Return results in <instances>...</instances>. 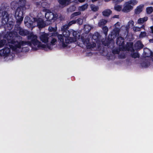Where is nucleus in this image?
Returning <instances> with one entry per match:
<instances>
[{
    "label": "nucleus",
    "mask_w": 153,
    "mask_h": 153,
    "mask_svg": "<svg viewBox=\"0 0 153 153\" xmlns=\"http://www.w3.org/2000/svg\"><path fill=\"white\" fill-rule=\"evenodd\" d=\"M144 7L143 4H141L137 6L134 10V13L136 14H139L143 11Z\"/></svg>",
    "instance_id": "obj_12"
},
{
    "label": "nucleus",
    "mask_w": 153,
    "mask_h": 153,
    "mask_svg": "<svg viewBox=\"0 0 153 153\" xmlns=\"http://www.w3.org/2000/svg\"><path fill=\"white\" fill-rule=\"evenodd\" d=\"M125 5L122 9L124 12H128L133 9V7L128 4V2L125 3Z\"/></svg>",
    "instance_id": "obj_9"
},
{
    "label": "nucleus",
    "mask_w": 153,
    "mask_h": 153,
    "mask_svg": "<svg viewBox=\"0 0 153 153\" xmlns=\"http://www.w3.org/2000/svg\"><path fill=\"white\" fill-rule=\"evenodd\" d=\"M71 31V33H72V35L74 37H77V33L75 31Z\"/></svg>",
    "instance_id": "obj_42"
},
{
    "label": "nucleus",
    "mask_w": 153,
    "mask_h": 153,
    "mask_svg": "<svg viewBox=\"0 0 153 153\" xmlns=\"http://www.w3.org/2000/svg\"><path fill=\"white\" fill-rule=\"evenodd\" d=\"M153 20V18H152Z\"/></svg>",
    "instance_id": "obj_62"
},
{
    "label": "nucleus",
    "mask_w": 153,
    "mask_h": 153,
    "mask_svg": "<svg viewBox=\"0 0 153 153\" xmlns=\"http://www.w3.org/2000/svg\"><path fill=\"white\" fill-rule=\"evenodd\" d=\"M130 24H131L132 25H134V22L133 21H130L129 22Z\"/></svg>",
    "instance_id": "obj_52"
},
{
    "label": "nucleus",
    "mask_w": 153,
    "mask_h": 153,
    "mask_svg": "<svg viewBox=\"0 0 153 153\" xmlns=\"http://www.w3.org/2000/svg\"><path fill=\"white\" fill-rule=\"evenodd\" d=\"M127 2L130 5H131L132 6L136 5L138 2L136 0H130Z\"/></svg>",
    "instance_id": "obj_22"
},
{
    "label": "nucleus",
    "mask_w": 153,
    "mask_h": 153,
    "mask_svg": "<svg viewBox=\"0 0 153 153\" xmlns=\"http://www.w3.org/2000/svg\"><path fill=\"white\" fill-rule=\"evenodd\" d=\"M10 52V48L5 47L0 50V56L6 57L9 56Z\"/></svg>",
    "instance_id": "obj_8"
},
{
    "label": "nucleus",
    "mask_w": 153,
    "mask_h": 153,
    "mask_svg": "<svg viewBox=\"0 0 153 153\" xmlns=\"http://www.w3.org/2000/svg\"><path fill=\"white\" fill-rule=\"evenodd\" d=\"M96 44L94 42H92V43L91 44V48H94V47H95L96 46Z\"/></svg>",
    "instance_id": "obj_47"
},
{
    "label": "nucleus",
    "mask_w": 153,
    "mask_h": 153,
    "mask_svg": "<svg viewBox=\"0 0 153 153\" xmlns=\"http://www.w3.org/2000/svg\"><path fill=\"white\" fill-rule=\"evenodd\" d=\"M59 34L56 31H55L51 33V36H58Z\"/></svg>",
    "instance_id": "obj_36"
},
{
    "label": "nucleus",
    "mask_w": 153,
    "mask_h": 153,
    "mask_svg": "<svg viewBox=\"0 0 153 153\" xmlns=\"http://www.w3.org/2000/svg\"><path fill=\"white\" fill-rule=\"evenodd\" d=\"M112 52L113 53L117 54L118 53V51L117 50H113Z\"/></svg>",
    "instance_id": "obj_50"
},
{
    "label": "nucleus",
    "mask_w": 153,
    "mask_h": 153,
    "mask_svg": "<svg viewBox=\"0 0 153 153\" xmlns=\"http://www.w3.org/2000/svg\"><path fill=\"white\" fill-rule=\"evenodd\" d=\"M14 4H15L16 6V7H15L14 6V7H13L15 9L16 8V7L19 4L16 1H13L12 2V3L11 4V5L12 6H13V5H14Z\"/></svg>",
    "instance_id": "obj_38"
},
{
    "label": "nucleus",
    "mask_w": 153,
    "mask_h": 153,
    "mask_svg": "<svg viewBox=\"0 0 153 153\" xmlns=\"http://www.w3.org/2000/svg\"><path fill=\"white\" fill-rule=\"evenodd\" d=\"M58 15L57 13H54L48 10L45 14V17L47 19L48 23H49V25L52 22L55 21L58 18Z\"/></svg>",
    "instance_id": "obj_3"
},
{
    "label": "nucleus",
    "mask_w": 153,
    "mask_h": 153,
    "mask_svg": "<svg viewBox=\"0 0 153 153\" xmlns=\"http://www.w3.org/2000/svg\"><path fill=\"white\" fill-rule=\"evenodd\" d=\"M40 40L42 42L46 43L48 42V37L46 34L42 35L40 36Z\"/></svg>",
    "instance_id": "obj_15"
},
{
    "label": "nucleus",
    "mask_w": 153,
    "mask_h": 153,
    "mask_svg": "<svg viewBox=\"0 0 153 153\" xmlns=\"http://www.w3.org/2000/svg\"><path fill=\"white\" fill-rule=\"evenodd\" d=\"M42 1H43V2H45L46 1V0H42Z\"/></svg>",
    "instance_id": "obj_59"
},
{
    "label": "nucleus",
    "mask_w": 153,
    "mask_h": 153,
    "mask_svg": "<svg viewBox=\"0 0 153 153\" xmlns=\"http://www.w3.org/2000/svg\"><path fill=\"white\" fill-rule=\"evenodd\" d=\"M112 13L111 10L109 9H105L102 12V15L106 17L109 16Z\"/></svg>",
    "instance_id": "obj_16"
},
{
    "label": "nucleus",
    "mask_w": 153,
    "mask_h": 153,
    "mask_svg": "<svg viewBox=\"0 0 153 153\" xmlns=\"http://www.w3.org/2000/svg\"><path fill=\"white\" fill-rule=\"evenodd\" d=\"M15 29L17 31H18L19 34L22 36H25L27 35L29 36L31 33H30L29 31L22 28L19 26H15ZM32 33L33 34V33Z\"/></svg>",
    "instance_id": "obj_6"
},
{
    "label": "nucleus",
    "mask_w": 153,
    "mask_h": 153,
    "mask_svg": "<svg viewBox=\"0 0 153 153\" xmlns=\"http://www.w3.org/2000/svg\"><path fill=\"white\" fill-rule=\"evenodd\" d=\"M32 25V23H31L30 24V26H31Z\"/></svg>",
    "instance_id": "obj_60"
},
{
    "label": "nucleus",
    "mask_w": 153,
    "mask_h": 153,
    "mask_svg": "<svg viewBox=\"0 0 153 153\" xmlns=\"http://www.w3.org/2000/svg\"><path fill=\"white\" fill-rule=\"evenodd\" d=\"M7 39L10 40V42L12 44H15L16 41L15 39V36H13V34L12 32H10L7 36Z\"/></svg>",
    "instance_id": "obj_11"
},
{
    "label": "nucleus",
    "mask_w": 153,
    "mask_h": 153,
    "mask_svg": "<svg viewBox=\"0 0 153 153\" xmlns=\"http://www.w3.org/2000/svg\"><path fill=\"white\" fill-rule=\"evenodd\" d=\"M131 56L132 58L135 59L137 58H139L140 57V55L138 53H134L131 54Z\"/></svg>",
    "instance_id": "obj_29"
},
{
    "label": "nucleus",
    "mask_w": 153,
    "mask_h": 153,
    "mask_svg": "<svg viewBox=\"0 0 153 153\" xmlns=\"http://www.w3.org/2000/svg\"><path fill=\"white\" fill-rule=\"evenodd\" d=\"M27 39L30 40L31 41H21L19 42L17 40H16L15 45L17 48H20L21 46L27 45L32 47V44L34 46H37L38 48H50V46L48 45L42 44L37 40V36L31 33L27 36Z\"/></svg>",
    "instance_id": "obj_1"
},
{
    "label": "nucleus",
    "mask_w": 153,
    "mask_h": 153,
    "mask_svg": "<svg viewBox=\"0 0 153 153\" xmlns=\"http://www.w3.org/2000/svg\"><path fill=\"white\" fill-rule=\"evenodd\" d=\"M141 18L143 19H142L143 20L144 22H145L148 19V18L147 17H145Z\"/></svg>",
    "instance_id": "obj_48"
},
{
    "label": "nucleus",
    "mask_w": 153,
    "mask_h": 153,
    "mask_svg": "<svg viewBox=\"0 0 153 153\" xmlns=\"http://www.w3.org/2000/svg\"><path fill=\"white\" fill-rule=\"evenodd\" d=\"M57 37L58 39V41H59V42H62L63 45H65L64 39L62 35L61 34H59L58 36Z\"/></svg>",
    "instance_id": "obj_20"
},
{
    "label": "nucleus",
    "mask_w": 153,
    "mask_h": 153,
    "mask_svg": "<svg viewBox=\"0 0 153 153\" xmlns=\"http://www.w3.org/2000/svg\"><path fill=\"white\" fill-rule=\"evenodd\" d=\"M57 27L56 25L55 27H53L52 26H49L48 27V30L50 32H53L55 31H56Z\"/></svg>",
    "instance_id": "obj_24"
},
{
    "label": "nucleus",
    "mask_w": 153,
    "mask_h": 153,
    "mask_svg": "<svg viewBox=\"0 0 153 153\" xmlns=\"http://www.w3.org/2000/svg\"><path fill=\"white\" fill-rule=\"evenodd\" d=\"M91 9L93 11L96 12L99 10V7L97 6H94L91 7Z\"/></svg>",
    "instance_id": "obj_35"
},
{
    "label": "nucleus",
    "mask_w": 153,
    "mask_h": 153,
    "mask_svg": "<svg viewBox=\"0 0 153 153\" xmlns=\"http://www.w3.org/2000/svg\"><path fill=\"white\" fill-rule=\"evenodd\" d=\"M2 21L3 22L4 21H5V23L7 22H8L9 19V15L6 11H3L2 13Z\"/></svg>",
    "instance_id": "obj_14"
},
{
    "label": "nucleus",
    "mask_w": 153,
    "mask_h": 153,
    "mask_svg": "<svg viewBox=\"0 0 153 153\" xmlns=\"http://www.w3.org/2000/svg\"><path fill=\"white\" fill-rule=\"evenodd\" d=\"M26 0H19V7H18L16 10L15 16L16 20V23L20 24L23 19V11L25 6Z\"/></svg>",
    "instance_id": "obj_2"
},
{
    "label": "nucleus",
    "mask_w": 153,
    "mask_h": 153,
    "mask_svg": "<svg viewBox=\"0 0 153 153\" xmlns=\"http://www.w3.org/2000/svg\"><path fill=\"white\" fill-rule=\"evenodd\" d=\"M14 45H15V46L11 45V46H10V48H11L13 50H14L17 48L16 47V45H15V44Z\"/></svg>",
    "instance_id": "obj_45"
},
{
    "label": "nucleus",
    "mask_w": 153,
    "mask_h": 153,
    "mask_svg": "<svg viewBox=\"0 0 153 153\" xmlns=\"http://www.w3.org/2000/svg\"><path fill=\"white\" fill-rule=\"evenodd\" d=\"M134 30L136 31H140V28L139 27H136Z\"/></svg>",
    "instance_id": "obj_49"
},
{
    "label": "nucleus",
    "mask_w": 153,
    "mask_h": 153,
    "mask_svg": "<svg viewBox=\"0 0 153 153\" xmlns=\"http://www.w3.org/2000/svg\"><path fill=\"white\" fill-rule=\"evenodd\" d=\"M6 42V41L4 39H2L0 40V48L3 47Z\"/></svg>",
    "instance_id": "obj_30"
},
{
    "label": "nucleus",
    "mask_w": 153,
    "mask_h": 153,
    "mask_svg": "<svg viewBox=\"0 0 153 153\" xmlns=\"http://www.w3.org/2000/svg\"><path fill=\"white\" fill-rule=\"evenodd\" d=\"M116 44L119 46H123L124 44V39L122 37L119 36L117 39Z\"/></svg>",
    "instance_id": "obj_13"
},
{
    "label": "nucleus",
    "mask_w": 153,
    "mask_h": 153,
    "mask_svg": "<svg viewBox=\"0 0 153 153\" xmlns=\"http://www.w3.org/2000/svg\"><path fill=\"white\" fill-rule=\"evenodd\" d=\"M75 21L79 25H81L82 24L83 21L80 18H79L76 19Z\"/></svg>",
    "instance_id": "obj_32"
},
{
    "label": "nucleus",
    "mask_w": 153,
    "mask_h": 153,
    "mask_svg": "<svg viewBox=\"0 0 153 153\" xmlns=\"http://www.w3.org/2000/svg\"><path fill=\"white\" fill-rule=\"evenodd\" d=\"M97 39L98 37L94 35H93L92 38V40L94 39L96 41H97Z\"/></svg>",
    "instance_id": "obj_44"
},
{
    "label": "nucleus",
    "mask_w": 153,
    "mask_h": 153,
    "mask_svg": "<svg viewBox=\"0 0 153 153\" xmlns=\"http://www.w3.org/2000/svg\"><path fill=\"white\" fill-rule=\"evenodd\" d=\"M32 49L34 51H36L38 50V48H33L32 47Z\"/></svg>",
    "instance_id": "obj_54"
},
{
    "label": "nucleus",
    "mask_w": 153,
    "mask_h": 153,
    "mask_svg": "<svg viewBox=\"0 0 153 153\" xmlns=\"http://www.w3.org/2000/svg\"><path fill=\"white\" fill-rule=\"evenodd\" d=\"M151 31L150 32L153 33V26L150 27Z\"/></svg>",
    "instance_id": "obj_51"
},
{
    "label": "nucleus",
    "mask_w": 153,
    "mask_h": 153,
    "mask_svg": "<svg viewBox=\"0 0 153 153\" xmlns=\"http://www.w3.org/2000/svg\"><path fill=\"white\" fill-rule=\"evenodd\" d=\"M56 41V39L55 38H53L51 40V43L53 45H54Z\"/></svg>",
    "instance_id": "obj_37"
},
{
    "label": "nucleus",
    "mask_w": 153,
    "mask_h": 153,
    "mask_svg": "<svg viewBox=\"0 0 153 153\" xmlns=\"http://www.w3.org/2000/svg\"><path fill=\"white\" fill-rule=\"evenodd\" d=\"M114 9L115 10L119 11L121 10L122 7L120 6L117 5L114 7Z\"/></svg>",
    "instance_id": "obj_34"
},
{
    "label": "nucleus",
    "mask_w": 153,
    "mask_h": 153,
    "mask_svg": "<svg viewBox=\"0 0 153 153\" xmlns=\"http://www.w3.org/2000/svg\"><path fill=\"white\" fill-rule=\"evenodd\" d=\"M88 6L87 4H85L78 7V10L80 11H83L87 9Z\"/></svg>",
    "instance_id": "obj_18"
},
{
    "label": "nucleus",
    "mask_w": 153,
    "mask_h": 153,
    "mask_svg": "<svg viewBox=\"0 0 153 153\" xmlns=\"http://www.w3.org/2000/svg\"><path fill=\"white\" fill-rule=\"evenodd\" d=\"M141 28H143L144 29L145 28V26L144 25H143L140 27Z\"/></svg>",
    "instance_id": "obj_56"
},
{
    "label": "nucleus",
    "mask_w": 153,
    "mask_h": 153,
    "mask_svg": "<svg viewBox=\"0 0 153 153\" xmlns=\"http://www.w3.org/2000/svg\"><path fill=\"white\" fill-rule=\"evenodd\" d=\"M136 46L138 47V49H141L143 48V45L142 43L139 41H138L136 43Z\"/></svg>",
    "instance_id": "obj_23"
},
{
    "label": "nucleus",
    "mask_w": 153,
    "mask_h": 153,
    "mask_svg": "<svg viewBox=\"0 0 153 153\" xmlns=\"http://www.w3.org/2000/svg\"><path fill=\"white\" fill-rule=\"evenodd\" d=\"M68 28H63V26L61 27V30L62 32V34L64 37H65V40H68L69 36L71 33V31L68 30Z\"/></svg>",
    "instance_id": "obj_7"
},
{
    "label": "nucleus",
    "mask_w": 153,
    "mask_h": 153,
    "mask_svg": "<svg viewBox=\"0 0 153 153\" xmlns=\"http://www.w3.org/2000/svg\"><path fill=\"white\" fill-rule=\"evenodd\" d=\"M34 22H37V26L39 28H42L44 27L45 26L49 25V23H48V21L44 22L43 20L41 18H33Z\"/></svg>",
    "instance_id": "obj_5"
},
{
    "label": "nucleus",
    "mask_w": 153,
    "mask_h": 153,
    "mask_svg": "<svg viewBox=\"0 0 153 153\" xmlns=\"http://www.w3.org/2000/svg\"><path fill=\"white\" fill-rule=\"evenodd\" d=\"M42 4V3L41 1L36 2L35 3V5L37 7L40 6Z\"/></svg>",
    "instance_id": "obj_41"
},
{
    "label": "nucleus",
    "mask_w": 153,
    "mask_h": 153,
    "mask_svg": "<svg viewBox=\"0 0 153 153\" xmlns=\"http://www.w3.org/2000/svg\"><path fill=\"white\" fill-rule=\"evenodd\" d=\"M107 21L104 19H102L99 22V25L100 26H104L107 23Z\"/></svg>",
    "instance_id": "obj_25"
},
{
    "label": "nucleus",
    "mask_w": 153,
    "mask_h": 153,
    "mask_svg": "<svg viewBox=\"0 0 153 153\" xmlns=\"http://www.w3.org/2000/svg\"><path fill=\"white\" fill-rule=\"evenodd\" d=\"M80 14L81 12H75L71 14V18H73L76 16L80 15Z\"/></svg>",
    "instance_id": "obj_28"
},
{
    "label": "nucleus",
    "mask_w": 153,
    "mask_h": 153,
    "mask_svg": "<svg viewBox=\"0 0 153 153\" xmlns=\"http://www.w3.org/2000/svg\"><path fill=\"white\" fill-rule=\"evenodd\" d=\"M123 1V0H120V1L121 2V1Z\"/></svg>",
    "instance_id": "obj_61"
},
{
    "label": "nucleus",
    "mask_w": 153,
    "mask_h": 153,
    "mask_svg": "<svg viewBox=\"0 0 153 153\" xmlns=\"http://www.w3.org/2000/svg\"><path fill=\"white\" fill-rule=\"evenodd\" d=\"M114 18H119V15H114L113 17Z\"/></svg>",
    "instance_id": "obj_53"
},
{
    "label": "nucleus",
    "mask_w": 153,
    "mask_h": 153,
    "mask_svg": "<svg viewBox=\"0 0 153 153\" xmlns=\"http://www.w3.org/2000/svg\"><path fill=\"white\" fill-rule=\"evenodd\" d=\"M146 11L147 14L151 13L153 11V7H147L146 8Z\"/></svg>",
    "instance_id": "obj_27"
},
{
    "label": "nucleus",
    "mask_w": 153,
    "mask_h": 153,
    "mask_svg": "<svg viewBox=\"0 0 153 153\" xmlns=\"http://www.w3.org/2000/svg\"><path fill=\"white\" fill-rule=\"evenodd\" d=\"M146 36V32L144 31L142 32H141L139 35V36L140 38H143Z\"/></svg>",
    "instance_id": "obj_31"
},
{
    "label": "nucleus",
    "mask_w": 153,
    "mask_h": 153,
    "mask_svg": "<svg viewBox=\"0 0 153 153\" xmlns=\"http://www.w3.org/2000/svg\"><path fill=\"white\" fill-rule=\"evenodd\" d=\"M120 29L119 28L115 27L109 34L108 36L107 41L106 45H108L110 43V42L115 39L117 35L119 34Z\"/></svg>",
    "instance_id": "obj_4"
},
{
    "label": "nucleus",
    "mask_w": 153,
    "mask_h": 153,
    "mask_svg": "<svg viewBox=\"0 0 153 153\" xmlns=\"http://www.w3.org/2000/svg\"><path fill=\"white\" fill-rule=\"evenodd\" d=\"M102 29L105 36L106 37L108 34V28L106 26H104L103 27Z\"/></svg>",
    "instance_id": "obj_26"
},
{
    "label": "nucleus",
    "mask_w": 153,
    "mask_h": 153,
    "mask_svg": "<svg viewBox=\"0 0 153 153\" xmlns=\"http://www.w3.org/2000/svg\"><path fill=\"white\" fill-rule=\"evenodd\" d=\"M7 29L9 30H10L13 28L14 25V23L12 21H10L7 24Z\"/></svg>",
    "instance_id": "obj_17"
},
{
    "label": "nucleus",
    "mask_w": 153,
    "mask_h": 153,
    "mask_svg": "<svg viewBox=\"0 0 153 153\" xmlns=\"http://www.w3.org/2000/svg\"><path fill=\"white\" fill-rule=\"evenodd\" d=\"M97 1V0H92V1L93 2H95Z\"/></svg>",
    "instance_id": "obj_57"
},
{
    "label": "nucleus",
    "mask_w": 153,
    "mask_h": 153,
    "mask_svg": "<svg viewBox=\"0 0 153 153\" xmlns=\"http://www.w3.org/2000/svg\"><path fill=\"white\" fill-rule=\"evenodd\" d=\"M142 19H142L141 18H140L138 19L137 21V23L138 24H141L144 23V22Z\"/></svg>",
    "instance_id": "obj_39"
},
{
    "label": "nucleus",
    "mask_w": 153,
    "mask_h": 153,
    "mask_svg": "<svg viewBox=\"0 0 153 153\" xmlns=\"http://www.w3.org/2000/svg\"><path fill=\"white\" fill-rule=\"evenodd\" d=\"M76 9V7L74 5L70 6L67 9V11L68 12H72L74 11Z\"/></svg>",
    "instance_id": "obj_21"
},
{
    "label": "nucleus",
    "mask_w": 153,
    "mask_h": 153,
    "mask_svg": "<svg viewBox=\"0 0 153 153\" xmlns=\"http://www.w3.org/2000/svg\"><path fill=\"white\" fill-rule=\"evenodd\" d=\"M76 23V21L75 20H72L70 21L68 24V25L65 24L63 26V28H68L70 26L73 24H75Z\"/></svg>",
    "instance_id": "obj_19"
},
{
    "label": "nucleus",
    "mask_w": 153,
    "mask_h": 153,
    "mask_svg": "<svg viewBox=\"0 0 153 153\" xmlns=\"http://www.w3.org/2000/svg\"><path fill=\"white\" fill-rule=\"evenodd\" d=\"M149 52H150V55H149V56H148L147 55H146V57H148L149 56H152V55L153 54V52H152V51H150ZM144 53L145 54V55H146L147 54L144 51Z\"/></svg>",
    "instance_id": "obj_43"
},
{
    "label": "nucleus",
    "mask_w": 153,
    "mask_h": 153,
    "mask_svg": "<svg viewBox=\"0 0 153 153\" xmlns=\"http://www.w3.org/2000/svg\"><path fill=\"white\" fill-rule=\"evenodd\" d=\"M133 43L132 42H129L128 44V47L129 48H131L132 47Z\"/></svg>",
    "instance_id": "obj_46"
},
{
    "label": "nucleus",
    "mask_w": 153,
    "mask_h": 153,
    "mask_svg": "<svg viewBox=\"0 0 153 153\" xmlns=\"http://www.w3.org/2000/svg\"><path fill=\"white\" fill-rule=\"evenodd\" d=\"M71 0H58L60 4L63 7L68 6L71 3Z\"/></svg>",
    "instance_id": "obj_10"
},
{
    "label": "nucleus",
    "mask_w": 153,
    "mask_h": 153,
    "mask_svg": "<svg viewBox=\"0 0 153 153\" xmlns=\"http://www.w3.org/2000/svg\"><path fill=\"white\" fill-rule=\"evenodd\" d=\"M63 45V47H65L66 46V45L65 44V45Z\"/></svg>",
    "instance_id": "obj_58"
},
{
    "label": "nucleus",
    "mask_w": 153,
    "mask_h": 153,
    "mask_svg": "<svg viewBox=\"0 0 153 153\" xmlns=\"http://www.w3.org/2000/svg\"><path fill=\"white\" fill-rule=\"evenodd\" d=\"M85 0H74V2L75 3H78V2L80 3L83 2L85 1Z\"/></svg>",
    "instance_id": "obj_40"
},
{
    "label": "nucleus",
    "mask_w": 153,
    "mask_h": 153,
    "mask_svg": "<svg viewBox=\"0 0 153 153\" xmlns=\"http://www.w3.org/2000/svg\"><path fill=\"white\" fill-rule=\"evenodd\" d=\"M115 25H118V26H120V23L119 22H117L115 24Z\"/></svg>",
    "instance_id": "obj_55"
},
{
    "label": "nucleus",
    "mask_w": 153,
    "mask_h": 153,
    "mask_svg": "<svg viewBox=\"0 0 153 153\" xmlns=\"http://www.w3.org/2000/svg\"><path fill=\"white\" fill-rule=\"evenodd\" d=\"M88 42H86L87 48L88 49H91V44L89 42V39H87Z\"/></svg>",
    "instance_id": "obj_33"
}]
</instances>
